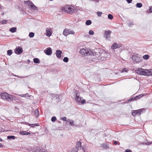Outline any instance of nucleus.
I'll return each mask as SVG.
<instances>
[{
	"mask_svg": "<svg viewBox=\"0 0 152 152\" xmlns=\"http://www.w3.org/2000/svg\"><path fill=\"white\" fill-rule=\"evenodd\" d=\"M24 4L25 5L27 4L30 8L31 6H33V5L34 4L33 2L30 0H28L26 1H24Z\"/></svg>",
	"mask_w": 152,
	"mask_h": 152,
	"instance_id": "nucleus-12",
	"label": "nucleus"
},
{
	"mask_svg": "<svg viewBox=\"0 0 152 152\" xmlns=\"http://www.w3.org/2000/svg\"><path fill=\"white\" fill-rule=\"evenodd\" d=\"M80 53L82 55L88 56L90 54L89 50L87 49L84 48L81 49L80 50Z\"/></svg>",
	"mask_w": 152,
	"mask_h": 152,
	"instance_id": "nucleus-6",
	"label": "nucleus"
},
{
	"mask_svg": "<svg viewBox=\"0 0 152 152\" xmlns=\"http://www.w3.org/2000/svg\"><path fill=\"white\" fill-rule=\"evenodd\" d=\"M7 22V20H3L0 21L1 24H6Z\"/></svg>",
	"mask_w": 152,
	"mask_h": 152,
	"instance_id": "nucleus-34",
	"label": "nucleus"
},
{
	"mask_svg": "<svg viewBox=\"0 0 152 152\" xmlns=\"http://www.w3.org/2000/svg\"><path fill=\"white\" fill-rule=\"evenodd\" d=\"M81 148H82V149L83 150V151L84 152H85L86 150L83 147H81Z\"/></svg>",
	"mask_w": 152,
	"mask_h": 152,
	"instance_id": "nucleus-53",
	"label": "nucleus"
},
{
	"mask_svg": "<svg viewBox=\"0 0 152 152\" xmlns=\"http://www.w3.org/2000/svg\"><path fill=\"white\" fill-rule=\"evenodd\" d=\"M44 52L46 55L48 56L51 55L52 53V49L50 47L47 48Z\"/></svg>",
	"mask_w": 152,
	"mask_h": 152,
	"instance_id": "nucleus-8",
	"label": "nucleus"
},
{
	"mask_svg": "<svg viewBox=\"0 0 152 152\" xmlns=\"http://www.w3.org/2000/svg\"><path fill=\"white\" fill-rule=\"evenodd\" d=\"M89 34L90 35H92L94 34V32L92 30H90L89 31Z\"/></svg>",
	"mask_w": 152,
	"mask_h": 152,
	"instance_id": "nucleus-40",
	"label": "nucleus"
},
{
	"mask_svg": "<svg viewBox=\"0 0 152 152\" xmlns=\"http://www.w3.org/2000/svg\"><path fill=\"white\" fill-rule=\"evenodd\" d=\"M122 46V45L118 43L117 44L116 42H115L111 46V48L113 49H115L119 48Z\"/></svg>",
	"mask_w": 152,
	"mask_h": 152,
	"instance_id": "nucleus-9",
	"label": "nucleus"
},
{
	"mask_svg": "<svg viewBox=\"0 0 152 152\" xmlns=\"http://www.w3.org/2000/svg\"><path fill=\"white\" fill-rule=\"evenodd\" d=\"M142 58L145 60H147L149 58V56L148 55H145L143 56Z\"/></svg>",
	"mask_w": 152,
	"mask_h": 152,
	"instance_id": "nucleus-30",
	"label": "nucleus"
},
{
	"mask_svg": "<svg viewBox=\"0 0 152 152\" xmlns=\"http://www.w3.org/2000/svg\"><path fill=\"white\" fill-rule=\"evenodd\" d=\"M34 62L36 64H38L40 63L39 59L37 58H35L33 59Z\"/></svg>",
	"mask_w": 152,
	"mask_h": 152,
	"instance_id": "nucleus-21",
	"label": "nucleus"
},
{
	"mask_svg": "<svg viewBox=\"0 0 152 152\" xmlns=\"http://www.w3.org/2000/svg\"><path fill=\"white\" fill-rule=\"evenodd\" d=\"M34 36V34L33 32H31L29 33V36L31 37L32 38Z\"/></svg>",
	"mask_w": 152,
	"mask_h": 152,
	"instance_id": "nucleus-31",
	"label": "nucleus"
},
{
	"mask_svg": "<svg viewBox=\"0 0 152 152\" xmlns=\"http://www.w3.org/2000/svg\"><path fill=\"white\" fill-rule=\"evenodd\" d=\"M149 11L151 12H152V7H149Z\"/></svg>",
	"mask_w": 152,
	"mask_h": 152,
	"instance_id": "nucleus-49",
	"label": "nucleus"
},
{
	"mask_svg": "<svg viewBox=\"0 0 152 152\" xmlns=\"http://www.w3.org/2000/svg\"><path fill=\"white\" fill-rule=\"evenodd\" d=\"M111 31L110 30L105 31H104L103 37L106 40H109L110 38V34Z\"/></svg>",
	"mask_w": 152,
	"mask_h": 152,
	"instance_id": "nucleus-5",
	"label": "nucleus"
},
{
	"mask_svg": "<svg viewBox=\"0 0 152 152\" xmlns=\"http://www.w3.org/2000/svg\"><path fill=\"white\" fill-rule=\"evenodd\" d=\"M75 148H76L78 150L81 149V143L80 141L78 142L76 144V147Z\"/></svg>",
	"mask_w": 152,
	"mask_h": 152,
	"instance_id": "nucleus-14",
	"label": "nucleus"
},
{
	"mask_svg": "<svg viewBox=\"0 0 152 152\" xmlns=\"http://www.w3.org/2000/svg\"><path fill=\"white\" fill-rule=\"evenodd\" d=\"M77 91H76L75 92V95H76V98H75V100L78 102H80V101L81 98H81L80 97H79V96L77 95Z\"/></svg>",
	"mask_w": 152,
	"mask_h": 152,
	"instance_id": "nucleus-18",
	"label": "nucleus"
},
{
	"mask_svg": "<svg viewBox=\"0 0 152 152\" xmlns=\"http://www.w3.org/2000/svg\"><path fill=\"white\" fill-rule=\"evenodd\" d=\"M91 23V21L90 20H87L86 21V24L87 25H89Z\"/></svg>",
	"mask_w": 152,
	"mask_h": 152,
	"instance_id": "nucleus-27",
	"label": "nucleus"
},
{
	"mask_svg": "<svg viewBox=\"0 0 152 152\" xmlns=\"http://www.w3.org/2000/svg\"><path fill=\"white\" fill-rule=\"evenodd\" d=\"M62 10L63 11H64L70 14H72L74 11V9L69 5H66L62 7Z\"/></svg>",
	"mask_w": 152,
	"mask_h": 152,
	"instance_id": "nucleus-3",
	"label": "nucleus"
},
{
	"mask_svg": "<svg viewBox=\"0 0 152 152\" xmlns=\"http://www.w3.org/2000/svg\"><path fill=\"white\" fill-rule=\"evenodd\" d=\"M69 29H65L63 32V34L65 36H67L69 34Z\"/></svg>",
	"mask_w": 152,
	"mask_h": 152,
	"instance_id": "nucleus-15",
	"label": "nucleus"
},
{
	"mask_svg": "<svg viewBox=\"0 0 152 152\" xmlns=\"http://www.w3.org/2000/svg\"><path fill=\"white\" fill-rule=\"evenodd\" d=\"M69 34H74L75 33V32L73 31H71L69 29Z\"/></svg>",
	"mask_w": 152,
	"mask_h": 152,
	"instance_id": "nucleus-42",
	"label": "nucleus"
},
{
	"mask_svg": "<svg viewBox=\"0 0 152 152\" xmlns=\"http://www.w3.org/2000/svg\"><path fill=\"white\" fill-rule=\"evenodd\" d=\"M143 96V95L142 94L139 95L137 96L136 97H135L136 100L139 99L140 98H141Z\"/></svg>",
	"mask_w": 152,
	"mask_h": 152,
	"instance_id": "nucleus-29",
	"label": "nucleus"
},
{
	"mask_svg": "<svg viewBox=\"0 0 152 152\" xmlns=\"http://www.w3.org/2000/svg\"><path fill=\"white\" fill-rule=\"evenodd\" d=\"M50 1H53V0H49Z\"/></svg>",
	"mask_w": 152,
	"mask_h": 152,
	"instance_id": "nucleus-59",
	"label": "nucleus"
},
{
	"mask_svg": "<svg viewBox=\"0 0 152 152\" xmlns=\"http://www.w3.org/2000/svg\"><path fill=\"white\" fill-rule=\"evenodd\" d=\"M20 134L23 135H28L30 134V133L25 131H22L20 132Z\"/></svg>",
	"mask_w": 152,
	"mask_h": 152,
	"instance_id": "nucleus-17",
	"label": "nucleus"
},
{
	"mask_svg": "<svg viewBox=\"0 0 152 152\" xmlns=\"http://www.w3.org/2000/svg\"><path fill=\"white\" fill-rule=\"evenodd\" d=\"M136 72L140 75L150 76L152 75V70L151 69H139L135 71Z\"/></svg>",
	"mask_w": 152,
	"mask_h": 152,
	"instance_id": "nucleus-1",
	"label": "nucleus"
},
{
	"mask_svg": "<svg viewBox=\"0 0 152 152\" xmlns=\"http://www.w3.org/2000/svg\"><path fill=\"white\" fill-rule=\"evenodd\" d=\"M39 110L37 109H36L35 110V115L36 117H37L39 116Z\"/></svg>",
	"mask_w": 152,
	"mask_h": 152,
	"instance_id": "nucleus-22",
	"label": "nucleus"
},
{
	"mask_svg": "<svg viewBox=\"0 0 152 152\" xmlns=\"http://www.w3.org/2000/svg\"><path fill=\"white\" fill-rule=\"evenodd\" d=\"M26 124L27 125L28 124V123L27 122H26Z\"/></svg>",
	"mask_w": 152,
	"mask_h": 152,
	"instance_id": "nucleus-57",
	"label": "nucleus"
},
{
	"mask_svg": "<svg viewBox=\"0 0 152 152\" xmlns=\"http://www.w3.org/2000/svg\"><path fill=\"white\" fill-rule=\"evenodd\" d=\"M126 1L129 4L131 3L132 1V0H126Z\"/></svg>",
	"mask_w": 152,
	"mask_h": 152,
	"instance_id": "nucleus-51",
	"label": "nucleus"
},
{
	"mask_svg": "<svg viewBox=\"0 0 152 152\" xmlns=\"http://www.w3.org/2000/svg\"><path fill=\"white\" fill-rule=\"evenodd\" d=\"M63 61L65 62H67L69 61L68 58L67 57H64L63 59Z\"/></svg>",
	"mask_w": 152,
	"mask_h": 152,
	"instance_id": "nucleus-33",
	"label": "nucleus"
},
{
	"mask_svg": "<svg viewBox=\"0 0 152 152\" xmlns=\"http://www.w3.org/2000/svg\"><path fill=\"white\" fill-rule=\"evenodd\" d=\"M136 100L135 97H132L131 98H130V99H129L128 102H131V101H134V100Z\"/></svg>",
	"mask_w": 152,
	"mask_h": 152,
	"instance_id": "nucleus-37",
	"label": "nucleus"
},
{
	"mask_svg": "<svg viewBox=\"0 0 152 152\" xmlns=\"http://www.w3.org/2000/svg\"><path fill=\"white\" fill-rule=\"evenodd\" d=\"M1 98L7 101L11 100L12 101L15 99V96L12 95H10L6 92L1 93L0 94Z\"/></svg>",
	"mask_w": 152,
	"mask_h": 152,
	"instance_id": "nucleus-2",
	"label": "nucleus"
},
{
	"mask_svg": "<svg viewBox=\"0 0 152 152\" xmlns=\"http://www.w3.org/2000/svg\"><path fill=\"white\" fill-rule=\"evenodd\" d=\"M102 147L104 149H108L109 148V144L108 142L102 143L101 144Z\"/></svg>",
	"mask_w": 152,
	"mask_h": 152,
	"instance_id": "nucleus-13",
	"label": "nucleus"
},
{
	"mask_svg": "<svg viewBox=\"0 0 152 152\" xmlns=\"http://www.w3.org/2000/svg\"><path fill=\"white\" fill-rule=\"evenodd\" d=\"M54 96H55L56 97V99H59V97L60 96L59 95H57V94H55Z\"/></svg>",
	"mask_w": 152,
	"mask_h": 152,
	"instance_id": "nucleus-45",
	"label": "nucleus"
},
{
	"mask_svg": "<svg viewBox=\"0 0 152 152\" xmlns=\"http://www.w3.org/2000/svg\"><path fill=\"white\" fill-rule=\"evenodd\" d=\"M61 119L64 121H67L66 118V117H62Z\"/></svg>",
	"mask_w": 152,
	"mask_h": 152,
	"instance_id": "nucleus-43",
	"label": "nucleus"
},
{
	"mask_svg": "<svg viewBox=\"0 0 152 152\" xmlns=\"http://www.w3.org/2000/svg\"><path fill=\"white\" fill-rule=\"evenodd\" d=\"M19 95L21 97H30L31 96V95H29L28 93L26 94H20V95Z\"/></svg>",
	"mask_w": 152,
	"mask_h": 152,
	"instance_id": "nucleus-19",
	"label": "nucleus"
},
{
	"mask_svg": "<svg viewBox=\"0 0 152 152\" xmlns=\"http://www.w3.org/2000/svg\"><path fill=\"white\" fill-rule=\"evenodd\" d=\"M126 69H126V68L123 69L122 70L121 72H127V70H126Z\"/></svg>",
	"mask_w": 152,
	"mask_h": 152,
	"instance_id": "nucleus-46",
	"label": "nucleus"
},
{
	"mask_svg": "<svg viewBox=\"0 0 152 152\" xmlns=\"http://www.w3.org/2000/svg\"><path fill=\"white\" fill-rule=\"evenodd\" d=\"M132 61H134L136 63H139L141 61V59L139 56L138 54H136L135 55L132 56Z\"/></svg>",
	"mask_w": 152,
	"mask_h": 152,
	"instance_id": "nucleus-7",
	"label": "nucleus"
},
{
	"mask_svg": "<svg viewBox=\"0 0 152 152\" xmlns=\"http://www.w3.org/2000/svg\"><path fill=\"white\" fill-rule=\"evenodd\" d=\"M3 145L0 143V147H2Z\"/></svg>",
	"mask_w": 152,
	"mask_h": 152,
	"instance_id": "nucleus-54",
	"label": "nucleus"
},
{
	"mask_svg": "<svg viewBox=\"0 0 152 152\" xmlns=\"http://www.w3.org/2000/svg\"><path fill=\"white\" fill-rule=\"evenodd\" d=\"M46 31L47 32L46 35L48 36H50L52 34V31L49 28H47L46 29Z\"/></svg>",
	"mask_w": 152,
	"mask_h": 152,
	"instance_id": "nucleus-16",
	"label": "nucleus"
},
{
	"mask_svg": "<svg viewBox=\"0 0 152 152\" xmlns=\"http://www.w3.org/2000/svg\"><path fill=\"white\" fill-rule=\"evenodd\" d=\"M31 8L34 10H38L37 7H36L34 4L33 5V6H31Z\"/></svg>",
	"mask_w": 152,
	"mask_h": 152,
	"instance_id": "nucleus-26",
	"label": "nucleus"
},
{
	"mask_svg": "<svg viewBox=\"0 0 152 152\" xmlns=\"http://www.w3.org/2000/svg\"><path fill=\"white\" fill-rule=\"evenodd\" d=\"M7 138L8 139L14 140L15 139V137L13 135H10L8 136Z\"/></svg>",
	"mask_w": 152,
	"mask_h": 152,
	"instance_id": "nucleus-24",
	"label": "nucleus"
},
{
	"mask_svg": "<svg viewBox=\"0 0 152 152\" xmlns=\"http://www.w3.org/2000/svg\"><path fill=\"white\" fill-rule=\"evenodd\" d=\"M152 144V142H148L147 143H142V145H149L151 144Z\"/></svg>",
	"mask_w": 152,
	"mask_h": 152,
	"instance_id": "nucleus-39",
	"label": "nucleus"
},
{
	"mask_svg": "<svg viewBox=\"0 0 152 152\" xmlns=\"http://www.w3.org/2000/svg\"><path fill=\"white\" fill-rule=\"evenodd\" d=\"M113 143L115 145H116L118 144V142L116 141H114L113 142Z\"/></svg>",
	"mask_w": 152,
	"mask_h": 152,
	"instance_id": "nucleus-52",
	"label": "nucleus"
},
{
	"mask_svg": "<svg viewBox=\"0 0 152 152\" xmlns=\"http://www.w3.org/2000/svg\"><path fill=\"white\" fill-rule=\"evenodd\" d=\"M7 54L8 55L10 56L12 54V50H7Z\"/></svg>",
	"mask_w": 152,
	"mask_h": 152,
	"instance_id": "nucleus-32",
	"label": "nucleus"
},
{
	"mask_svg": "<svg viewBox=\"0 0 152 152\" xmlns=\"http://www.w3.org/2000/svg\"><path fill=\"white\" fill-rule=\"evenodd\" d=\"M16 29H17V28L16 27H12V28H11L10 29L9 31H10L12 33H14V32H16Z\"/></svg>",
	"mask_w": 152,
	"mask_h": 152,
	"instance_id": "nucleus-20",
	"label": "nucleus"
},
{
	"mask_svg": "<svg viewBox=\"0 0 152 152\" xmlns=\"http://www.w3.org/2000/svg\"><path fill=\"white\" fill-rule=\"evenodd\" d=\"M125 152H132V151L130 150L127 149L125 150Z\"/></svg>",
	"mask_w": 152,
	"mask_h": 152,
	"instance_id": "nucleus-47",
	"label": "nucleus"
},
{
	"mask_svg": "<svg viewBox=\"0 0 152 152\" xmlns=\"http://www.w3.org/2000/svg\"><path fill=\"white\" fill-rule=\"evenodd\" d=\"M132 25V23H130V24H129V26H130L131 25Z\"/></svg>",
	"mask_w": 152,
	"mask_h": 152,
	"instance_id": "nucleus-55",
	"label": "nucleus"
},
{
	"mask_svg": "<svg viewBox=\"0 0 152 152\" xmlns=\"http://www.w3.org/2000/svg\"><path fill=\"white\" fill-rule=\"evenodd\" d=\"M97 15L99 17H100L102 14V12H101L99 11V12H97Z\"/></svg>",
	"mask_w": 152,
	"mask_h": 152,
	"instance_id": "nucleus-41",
	"label": "nucleus"
},
{
	"mask_svg": "<svg viewBox=\"0 0 152 152\" xmlns=\"http://www.w3.org/2000/svg\"><path fill=\"white\" fill-rule=\"evenodd\" d=\"M62 53V51L60 50H57L56 51V57L58 58L61 57V55Z\"/></svg>",
	"mask_w": 152,
	"mask_h": 152,
	"instance_id": "nucleus-11",
	"label": "nucleus"
},
{
	"mask_svg": "<svg viewBox=\"0 0 152 152\" xmlns=\"http://www.w3.org/2000/svg\"><path fill=\"white\" fill-rule=\"evenodd\" d=\"M56 117L55 116H53L51 118V120L52 122H54L56 121Z\"/></svg>",
	"mask_w": 152,
	"mask_h": 152,
	"instance_id": "nucleus-38",
	"label": "nucleus"
},
{
	"mask_svg": "<svg viewBox=\"0 0 152 152\" xmlns=\"http://www.w3.org/2000/svg\"><path fill=\"white\" fill-rule=\"evenodd\" d=\"M3 140L0 137V141H2Z\"/></svg>",
	"mask_w": 152,
	"mask_h": 152,
	"instance_id": "nucleus-56",
	"label": "nucleus"
},
{
	"mask_svg": "<svg viewBox=\"0 0 152 152\" xmlns=\"http://www.w3.org/2000/svg\"><path fill=\"white\" fill-rule=\"evenodd\" d=\"M15 76L16 77H18L20 78H23L24 77H28V76H25V77H24V76L21 77V76H17V75H15Z\"/></svg>",
	"mask_w": 152,
	"mask_h": 152,
	"instance_id": "nucleus-44",
	"label": "nucleus"
},
{
	"mask_svg": "<svg viewBox=\"0 0 152 152\" xmlns=\"http://www.w3.org/2000/svg\"><path fill=\"white\" fill-rule=\"evenodd\" d=\"M108 18L110 20H112L113 18V16L111 14H109L108 15Z\"/></svg>",
	"mask_w": 152,
	"mask_h": 152,
	"instance_id": "nucleus-35",
	"label": "nucleus"
},
{
	"mask_svg": "<svg viewBox=\"0 0 152 152\" xmlns=\"http://www.w3.org/2000/svg\"><path fill=\"white\" fill-rule=\"evenodd\" d=\"M78 150L76 148H72L71 152H77Z\"/></svg>",
	"mask_w": 152,
	"mask_h": 152,
	"instance_id": "nucleus-36",
	"label": "nucleus"
},
{
	"mask_svg": "<svg viewBox=\"0 0 152 152\" xmlns=\"http://www.w3.org/2000/svg\"><path fill=\"white\" fill-rule=\"evenodd\" d=\"M28 125L31 127H34V126H39V124H28Z\"/></svg>",
	"mask_w": 152,
	"mask_h": 152,
	"instance_id": "nucleus-25",
	"label": "nucleus"
},
{
	"mask_svg": "<svg viewBox=\"0 0 152 152\" xmlns=\"http://www.w3.org/2000/svg\"><path fill=\"white\" fill-rule=\"evenodd\" d=\"M15 53L17 54H20L23 52V49L22 48L20 47H18V48H16L15 49Z\"/></svg>",
	"mask_w": 152,
	"mask_h": 152,
	"instance_id": "nucleus-10",
	"label": "nucleus"
},
{
	"mask_svg": "<svg viewBox=\"0 0 152 152\" xmlns=\"http://www.w3.org/2000/svg\"><path fill=\"white\" fill-rule=\"evenodd\" d=\"M136 6L137 7L140 8L142 7V4L141 3H138L136 4Z\"/></svg>",
	"mask_w": 152,
	"mask_h": 152,
	"instance_id": "nucleus-28",
	"label": "nucleus"
},
{
	"mask_svg": "<svg viewBox=\"0 0 152 152\" xmlns=\"http://www.w3.org/2000/svg\"><path fill=\"white\" fill-rule=\"evenodd\" d=\"M28 62H30V60H28Z\"/></svg>",
	"mask_w": 152,
	"mask_h": 152,
	"instance_id": "nucleus-58",
	"label": "nucleus"
},
{
	"mask_svg": "<svg viewBox=\"0 0 152 152\" xmlns=\"http://www.w3.org/2000/svg\"><path fill=\"white\" fill-rule=\"evenodd\" d=\"M90 1H96L97 2H99V0H89Z\"/></svg>",
	"mask_w": 152,
	"mask_h": 152,
	"instance_id": "nucleus-50",
	"label": "nucleus"
},
{
	"mask_svg": "<svg viewBox=\"0 0 152 152\" xmlns=\"http://www.w3.org/2000/svg\"><path fill=\"white\" fill-rule=\"evenodd\" d=\"M86 102V100L85 99L83 100L81 102V103L82 104H84Z\"/></svg>",
	"mask_w": 152,
	"mask_h": 152,
	"instance_id": "nucleus-48",
	"label": "nucleus"
},
{
	"mask_svg": "<svg viewBox=\"0 0 152 152\" xmlns=\"http://www.w3.org/2000/svg\"><path fill=\"white\" fill-rule=\"evenodd\" d=\"M145 110L144 108L133 110L132 112V114L133 116H135L136 115H140L142 113L145 112Z\"/></svg>",
	"mask_w": 152,
	"mask_h": 152,
	"instance_id": "nucleus-4",
	"label": "nucleus"
},
{
	"mask_svg": "<svg viewBox=\"0 0 152 152\" xmlns=\"http://www.w3.org/2000/svg\"><path fill=\"white\" fill-rule=\"evenodd\" d=\"M67 122H69L70 124L72 126H74L75 125L74 124V123L73 121L72 120H71L69 119H68L67 120Z\"/></svg>",
	"mask_w": 152,
	"mask_h": 152,
	"instance_id": "nucleus-23",
	"label": "nucleus"
}]
</instances>
